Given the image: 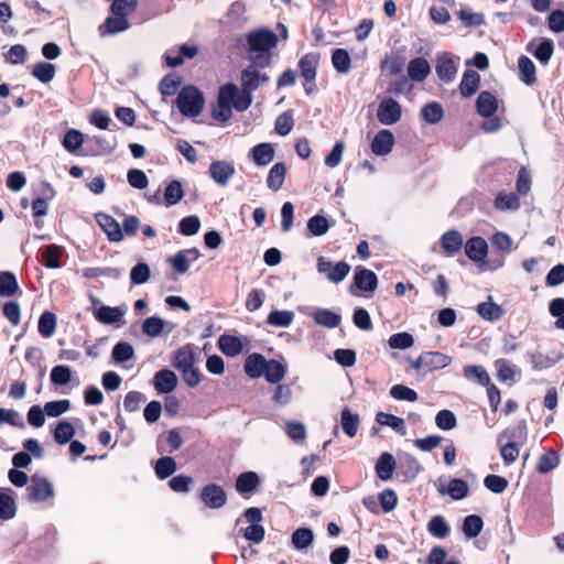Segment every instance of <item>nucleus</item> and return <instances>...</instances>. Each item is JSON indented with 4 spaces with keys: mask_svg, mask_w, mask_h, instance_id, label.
Segmentation results:
<instances>
[{
    "mask_svg": "<svg viewBox=\"0 0 564 564\" xmlns=\"http://www.w3.org/2000/svg\"><path fill=\"white\" fill-rule=\"evenodd\" d=\"M431 73V66L424 57H416L409 62L408 75L414 82H423Z\"/></svg>",
    "mask_w": 564,
    "mask_h": 564,
    "instance_id": "a878e982",
    "label": "nucleus"
},
{
    "mask_svg": "<svg viewBox=\"0 0 564 564\" xmlns=\"http://www.w3.org/2000/svg\"><path fill=\"white\" fill-rule=\"evenodd\" d=\"M497 378L501 382L514 381L517 375H520V370L507 359H498L496 361Z\"/></svg>",
    "mask_w": 564,
    "mask_h": 564,
    "instance_id": "a18cd8bd",
    "label": "nucleus"
},
{
    "mask_svg": "<svg viewBox=\"0 0 564 564\" xmlns=\"http://www.w3.org/2000/svg\"><path fill=\"white\" fill-rule=\"evenodd\" d=\"M199 498L209 509H220L227 502L226 491L216 484L204 486L199 492Z\"/></svg>",
    "mask_w": 564,
    "mask_h": 564,
    "instance_id": "ddd939ff",
    "label": "nucleus"
},
{
    "mask_svg": "<svg viewBox=\"0 0 564 564\" xmlns=\"http://www.w3.org/2000/svg\"><path fill=\"white\" fill-rule=\"evenodd\" d=\"M258 484V475L254 471H246L238 476L236 480V489L240 494H249L257 488Z\"/></svg>",
    "mask_w": 564,
    "mask_h": 564,
    "instance_id": "ea45409f",
    "label": "nucleus"
},
{
    "mask_svg": "<svg viewBox=\"0 0 564 564\" xmlns=\"http://www.w3.org/2000/svg\"><path fill=\"white\" fill-rule=\"evenodd\" d=\"M286 176V166L284 163H275L269 171L268 177H267V185L270 189L276 192L279 191Z\"/></svg>",
    "mask_w": 564,
    "mask_h": 564,
    "instance_id": "f704fd0d",
    "label": "nucleus"
},
{
    "mask_svg": "<svg viewBox=\"0 0 564 564\" xmlns=\"http://www.w3.org/2000/svg\"><path fill=\"white\" fill-rule=\"evenodd\" d=\"M397 462L392 454L384 452L382 453L376 463V474L381 480L391 479L395 469Z\"/></svg>",
    "mask_w": 564,
    "mask_h": 564,
    "instance_id": "b1692460",
    "label": "nucleus"
},
{
    "mask_svg": "<svg viewBox=\"0 0 564 564\" xmlns=\"http://www.w3.org/2000/svg\"><path fill=\"white\" fill-rule=\"evenodd\" d=\"M237 85L228 83L219 88L217 106L213 109V117L221 122L228 121L232 116V108L237 110Z\"/></svg>",
    "mask_w": 564,
    "mask_h": 564,
    "instance_id": "39448f33",
    "label": "nucleus"
},
{
    "mask_svg": "<svg viewBox=\"0 0 564 564\" xmlns=\"http://www.w3.org/2000/svg\"><path fill=\"white\" fill-rule=\"evenodd\" d=\"M44 187L43 194L45 197H37L32 203V212L35 217H41L46 215L47 213V199L53 198L55 192L50 183H43Z\"/></svg>",
    "mask_w": 564,
    "mask_h": 564,
    "instance_id": "79ce46f5",
    "label": "nucleus"
},
{
    "mask_svg": "<svg viewBox=\"0 0 564 564\" xmlns=\"http://www.w3.org/2000/svg\"><path fill=\"white\" fill-rule=\"evenodd\" d=\"M402 117L401 105L393 98L383 99L377 109V118L384 126H392Z\"/></svg>",
    "mask_w": 564,
    "mask_h": 564,
    "instance_id": "9b49d317",
    "label": "nucleus"
},
{
    "mask_svg": "<svg viewBox=\"0 0 564 564\" xmlns=\"http://www.w3.org/2000/svg\"><path fill=\"white\" fill-rule=\"evenodd\" d=\"M517 436L520 438H523V440L527 438V427L524 424H519L513 430L506 431L498 436V445L500 446V454H501L503 462L507 465H510L518 459L520 449H519V446L517 443L509 441L506 444H502V440L503 438L510 440V438H514Z\"/></svg>",
    "mask_w": 564,
    "mask_h": 564,
    "instance_id": "0eeeda50",
    "label": "nucleus"
},
{
    "mask_svg": "<svg viewBox=\"0 0 564 564\" xmlns=\"http://www.w3.org/2000/svg\"><path fill=\"white\" fill-rule=\"evenodd\" d=\"M491 245L497 250L503 253H510L513 249V241L511 237L502 231H498L491 236Z\"/></svg>",
    "mask_w": 564,
    "mask_h": 564,
    "instance_id": "774afa93",
    "label": "nucleus"
},
{
    "mask_svg": "<svg viewBox=\"0 0 564 564\" xmlns=\"http://www.w3.org/2000/svg\"><path fill=\"white\" fill-rule=\"evenodd\" d=\"M286 368L278 360L270 359L267 361L265 372L263 373L265 380L270 383H279L285 376Z\"/></svg>",
    "mask_w": 564,
    "mask_h": 564,
    "instance_id": "58836bf2",
    "label": "nucleus"
},
{
    "mask_svg": "<svg viewBox=\"0 0 564 564\" xmlns=\"http://www.w3.org/2000/svg\"><path fill=\"white\" fill-rule=\"evenodd\" d=\"M518 67L520 78L527 85H532L536 82L535 66L533 62L527 56H520L518 59Z\"/></svg>",
    "mask_w": 564,
    "mask_h": 564,
    "instance_id": "37998d69",
    "label": "nucleus"
},
{
    "mask_svg": "<svg viewBox=\"0 0 564 564\" xmlns=\"http://www.w3.org/2000/svg\"><path fill=\"white\" fill-rule=\"evenodd\" d=\"M395 143L393 133L390 130L382 129L371 142V151L375 155L384 156L391 153Z\"/></svg>",
    "mask_w": 564,
    "mask_h": 564,
    "instance_id": "2eb2a0df",
    "label": "nucleus"
},
{
    "mask_svg": "<svg viewBox=\"0 0 564 564\" xmlns=\"http://www.w3.org/2000/svg\"><path fill=\"white\" fill-rule=\"evenodd\" d=\"M153 384L159 393H170L177 386V377L172 370L162 369L154 375Z\"/></svg>",
    "mask_w": 564,
    "mask_h": 564,
    "instance_id": "6ab92c4d",
    "label": "nucleus"
},
{
    "mask_svg": "<svg viewBox=\"0 0 564 564\" xmlns=\"http://www.w3.org/2000/svg\"><path fill=\"white\" fill-rule=\"evenodd\" d=\"M425 370L434 371L447 367L452 358L441 351H425Z\"/></svg>",
    "mask_w": 564,
    "mask_h": 564,
    "instance_id": "e433bc0d",
    "label": "nucleus"
},
{
    "mask_svg": "<svg viewBox=\"0 0 564 564\" xmlns=\"http://www.w3.org/2000/svg\"><path fill=\"white\" fill-rule=\"evenodd\" d=\"M400 468L404 469V475L408 479H414L421 470L419 462L410 454H405L401 457Z\"/></svg>",
    "mask_w": 564,
    "mask_h": 564,
    "instance_id": "338daca9",
    "label": "nucleus"
},
{
    "mask_svg": "<svg viewBox=\"0 0 564 564\" xmlns=\"http://www.w3.org/2000/svg\"><path fill=\"white\" fill-rule=\"evenodd\" d=\"M106 28L110 34L122 32L129 28V21L126 17L113 15L106 19L105 23L100 26V31Z\"/></svg>",
    "mask_w": 564,
    "mask_h": 564,
    "instance_id": "0e129e2a",
    "label": "nucleus"
},
{
    "mask_svg": "<svg viewBox=\"0 0 564 564\" xmlns=\"http://www.w3.org/2000/svg\"><path fill=\"white\" fill-rule=\"evenodd\" d=\"M476 108L481 117L490 118L498 109V100L491 93L481 91L477 97Z\"/></svg>",
    "mask_w": 564,
    "mask_h": 564,
    "instance_id": "aec40b11",
    "label": "nucleus"
},
{
    "mask_svg": "<svg viewBox=\"0 0 564 564\" xmlns=\"http://www.w3.org/2000/svg\"><path fill=\"white\" fill-rule=\"evenodd\" d=\"M19 289L17 278L11 272L0 273V295L12 296Z\"/></svg>",
    "mask_w": 564,
    "mask_h": 564,
    "instance_id": "5fc2aeb1",
    "label": "nucleus"
},
{
    "mask_svg": "<svg viewBox=\"0 0 564 564\" xmlns=\"http://www.w3.org/2000/svg\"><path fill=\"white\" fill-rule=\"evenodd\" d=\"M127 313V306H108L99 305L94 307L93 315L101 324L112 325L115 328H120L124 324V315Z\"/></svg>",
    "mask_w": 564,
    "mask_h": 564,
    "instance_id": "1a4fd4ad",
    "label": "nucleus"
},
{
    "mask_svg": "<svg viewBox=\"0 0 564 564\" xmlns=\"http://www.w3.org/2000/svg\"><path fill=\"white\" fill-rule=\"evenodd\" d=\"M294 319V313L291 311H273L268 315L267 322L274 327H288Z\"/></svg>",
    "mask_w": 564,
    "mask_h": 564,
    "instance_id": "4d7b16f0",
    "label": "nucleus"
},
{
    "mask_svg": "<svg viewBox=\"0 0 564 564\" xmlns=\"http://www.w3.org/2000/svg\"><path fill=\"white\" fill-rule=\"evenodd\" d=\"M318 62L319 56L316 53H308L300 59L299 68L305 82H315Z\"/></svg>",
    "mask_w": 564,
    "mask_h": 564,
    "instance_id": "393cba45",
    "label": "nucleus"
},
{
    "mask_svg": "<svg viewBox=\"0 0 564 564\" xmlns=\"http://www.w3.org/2000/svg\"><path fill=\"white\" fill-rule=\"evenodd\" d=\"M350 269V265L346 261L334 263L323 256L318 257L316 261L317 272L335 284L344 281L348 276Z\"/></svg>",
    "mask_w": 564,
    "mask_h": 564,
    "instance_id": "6e6552de",
    "label": "nucleus"
},
{
    "mask_svg": "<svg viewBox=\"0 0 564 564\" xmlns=\"http://www.w3.org/2000/svg\"><path fill=\"white\" fill-rule=\"evenodd\" d=\"M312 317L317 325H321V326H324L327 328L337 327L341 321V317L339 314H336L327 308H317L312 314Z\"/></svg>",
    "mask_w": 564,
    "mask_h": 564,
    "instance_id": "72a5a7b5",
    "label": "nucleus"
},
{
    "mask_svg": "<svg viewBox=\"0 0 564 564\" xmlns=\"http://www.w3.org/2000/svg\"><path fill=\"white\" fill-rule=\"evenodd\" d=\"M314 540L313 531L308 528H299L292 534V544L296 550L308 547Z\"/></svg>",
    "mask_w": 564,
    "mask_h": 564,
    "instance_id": "de8ad7c7",
    "label": "nucleus"
},
{
    "mask_svg": "<svg viewBox=\"0 0 564 564\" xmlns=\"http://www.w3.org/2000/svg\"><path fill=\"white\" fill-rule=\"evenodd\" d=\"M429 533L437 539H445L449 535L451 529L443 516H434L427 523Z\"/></svg>",
    "mask_w": 564,
    "mask_h": 564,
    "instance_id": "a19ab883",
    "label": "nucleus"
},
{
    "mask_svg": "<svg viewBox=\"0 0 564 564\" xmlns=\"http://www.w3.org/2000/svg\"><path fill=\"white\" fill-rule=\"evenodd\" d=\"M246 42L249 62L254 66L268 67L272 61V51L278 44V35L261 28L249 32Z\"/></svg>",
    "mask_w": 564,
    "mask_h": 564,
    "instance_id": "f257e3e1",
    "label": "nucleus"
},
{
    "mask_svg": "<svg viewBox=\"0 0 564 564\" xmlns=\"http://www.w3.org/2000/svg\"><path fill=\"white\" fill-rule=\"evenodd\" d=\"M352 284L360 291L373 293L378 286V278L373 271L358 267L355 270Z\"/></svg>",
    "mask_w": 564,
    "mask_h": 564,
    "instance_id": "f3484780",
    "label": "nucleus"
},
{
    "mask_svg": "<svg viewBox=\"0 0 564 564\" xmlns=\"http://www.w3.org/2000/svg\"><path fill=\"white\" fill-rule=\"evenodd\" d=\"M440 495H448L453 500H462L468 496L469 488L465 480L454 478L449 481L447 488L443 485L437 488Z\"/></svg>",
    "mask_w": 564,
    "mask_h": 564,
    "instance_id": "4be33fe9",
    "label": "nucleus"
},
{
    "mask_svg": "<svg viewBox=\"0 0 564 564\" xmlns=\"http://www.w3.org/2000/svg\"><path fill=\"white\" fill-rule=\"evenodd\" d=\"M494 206L500 212H516L520 208V199L514 193H498Z\"/></svg>",
    "mask_w": 564,
    "mask_h": 564,
    "instance_id": "473e14b6",
    "label": "nucleus"
},
{
    "mask_svg": "<svg viewBox=\"0 0 564 564\" xmlns=\"http://www.w3.org/2000/svg\"><path fill=\"white\" fill-rule=\"evenodd\" d=\"M480 76L475 70H466L459 84V91L463 97L473 96L479 88Z\"/></svg>",
    "mask_w": 564,
    "mask_h": 564,
    "instance_id": "2f4dec72",
    "label": "nucleus"
},
{
    "mask_svg": "<svg viewBox=\"0 0 564 564\" xmlns=\"http://www.w3.org/2000/svg\"><path fill=\"white\" fill-rule=\"evenodd\" d=\"M51 381L56 386H65L72 381V369L68 366L58 365L51 370Z\"/></svg>",
    "mask_w": 564,
    "mask_h": 564,
    "instance_id": "69168bd1",
    "label": "nucleus"
},
{
    "mask_svg": "<svg viewBox=\"0 0 564 564\" xmlns=\"http://www.w3.org/2000/svg\"><path fill=\"white\" fill-rule=\"evenodd\" d=\"M350 62L349 53L344 48H336L332 54L333 66L341 74L350 69Z\"/></svg>",
    "mask_w": 564,
    "mask_h": 564,
    "instance_id": "13d9d810",
    "label": "nucleus"
},
{
    "mask_svg": "<svg viewBox=\"0 0 564 564\" xmlns=\"http://www.w3.org/2000/svg\"><path fill=\"white\" fill-rule=\"evenodd\" d=\"M360 425V417L357 413H352L348 408H345L340 413V426L344 433L352 438L357 435Z\"/></svg>",
    "mask_w": 564,
    "mask_h": 564,
    "instance_id": "c85d7f7f",
    "label": "nucleus"
},
{
    "mask_svg": "<svg viewBox=\"0 0 564 564\" xmlns=\"http://www.w3.org/2000/svg\"><path fill=\"white\" fill-rule=\"evenodd\" d=\"M260 68L251 64L241 70V88L237 86V95L240 97L237 100V111H246L252 104V93L269 83L270 76Z\"/></svg>",
    "mask_w": 564,
    "mask_h": 564,
    "instance_id": "f03ea898",
    "label": "nucleus"
},
{
    "mask_svg": "<svg viewBox=\"0 0 564 564\" xmlns=\"http://www.w3.org/2000/svg\"><path fill=\"white\" fill-rule=\"evenodd\" d=\"M134 356V348L127 341H119L116 344L111 351L112 359L118 362H126Z\"/></svg>",
    "mask_w": 564,
    "mask_h": 564,
    "instance_id": "3c124183",
    "label": "nucleus"
},
{
    "mask_svg": "<svg viewBox=\"0 0 564 564\" xmlns=\"http://www.w3.org/2000/svg\"><path fill=\"white\" fill-rule=\"evenodd\" d=\"M376 421L380 425L390 426L393 431L404 436L406 434V425L403 419L393 414L379 412L376 415Z\"/></svg>",
    "mask_w": 564,
    "mask_h": 564,
    "instance_id": "4c0bfd02",
    "label": "nucleus"
},
{
    "mask_svg": "<svg viewBox=\"0 0 564 564\" xmlns=\"http://www.w3.org/2000/svg\"><path fill=\"white\" fill-rule=\"evenodd\" d=\"M195 348L192 345H185L174 352L172 360V366L181 371L185 383L191 388L202 382V373L195 367Z\"/></svg>",
    "mask_w": 564,
    "mask_h": 564,
    "instance_id": "7ed1b4c3",
    "label": "nucleus"
},
{
    "mask_svg": "<svg viewBox=\"0 0 564 564\" xmlns=\"http://www.w3.org/2000/svg\"><path fill=\"white\" fill-rule=\"evenodd\" d=\"M464 376L467 380L484 387L490 383V377L481 366H466L464 368Z\"/></svg>",
    "mask_w": 564,
    "mask_h": 564,
    "instance_id": "c03bdc74",
    "label": "nucleus"
},
{
    "mask_svg": "<svg viewBox=\"0 0 564 564\" xmlns=\"http://www.w3.org/2000/svg\"><path fill=\"white\" fill-rule=\"evenodd\" d=\"M477 313L481 318L486 321L496 322L502 317L503 310L499 304L492 302L489 297V301L479 303L477 305Z\"/></svg>",
    "mask_w": 564,
    "mask_h": 564,
    "instance_id": "c9c22d12",
    "label": "nucleus"
},
{
    "mask_svg": "<svg viewBox=\"0 0 564 564\" xmlns=\"http://www.w3.org/2000/svg\"><path fill=\"white\" fill-rule=\"evenodd\" d=\"M54 496V486L45 476L37 474L31 476L25 494L28 501L52 505Z\"/></svg>",
    "mask_w": 564,
    "mask_h": 564,
    "instance_id": "423d86ee",
    "label": "nucleus"
},
{
    "mask_svg": "<svg viewBox=\"0 0 564 564\" xmlns=\"http://www.w3.org/2000/svg\"><path fill=\"white\" fill-rule=\"evenodd\" d=\"M218 347L228 357H236L243 350V345L239 337L226 334L219 337Z\"/></svg>",
    "mask_w": 564,
    "mask_h": 564,
    "instance_id": "cd10ccee",
    "label": "nucleus"
},
{
    "mask_svg": "<svg viewBox=\"0 0 564 564\" xmlns=\"http://www.w3.org/2000/svg\"><path fill=\"white\" fill-rule=\"evenodd\" d=\"M204 95L195 86L187 85L181 89L176 99L180 112L185 117H197L203 111Z\"/></svg>",
    "mask_w": 564,
    "mask_h": 564,
    "instance_id": "20e7f679",
    "label": "nucleus"
},
{
    "mask_svg": "<svg viewBox=\"0 0 564 564\" xmlns=\"http://www.w3.org/2000/svg\"><path fill=\"white\" fill-rule=\"evenodd\" d=\"M267 361L263 355L253 352L246 358L245 372L252 379L260 378L265 372Z\"/></svg>",
    "mask_w": 564,
    "mask_h": 564,
    "instance_id": "412c9836",
    "label": "nucleus"
},
{
    "mask_svg": "<svg viewBox=\"0 0 564 564\" xmlns=\"http://www.w3.org/2000/svg\"><path fill=\"white\" fill-rule=\"evenodd\" d=\"M63 248L56 245H47L41 249L42 263L48 269H58L62 267L59 258Z\"/></svg>",
    "mask_w": 564,
    "mask_h": 564,
    "instance_id": "7c9ffc66",
    "label": "nucleus"
},
{
    "mask_svg": "<svg viewBox=\"0 0 564 564\" xmlns=\"http://www.w3.org/2000/svg\"><path fill=\"white\" fill-rule=\"evenodd\" d=\"M421 113L424 120L431 124L438 123L444 116L443 107L436 101L425 105L422 108Z\"/></svg>",
    "mask_w": 564,
    "mask_h": 564,
    "instance_id": "864d4df0",
    "label": "nucleus"
},
{
    "mask_svg": "<svg viewBox=\"0 0 564 564\" xmlns=\"http://www.w3.org/2000/svg\"><path fill=\"white\" fill-rule=\"evenodd\" d=\"M32 75L44 84L50 83L55 76V66L46 62L36 63L33 66Z\"/></svg>",
    "mask_w": 564,
    "mask_h": 564,
    "instance_id": "6e6d98bb",
    "label": "nucleus"
},
{
    "mask_svg": "<svg viewBox=\"0 0 564 564\" xmlns=\"http://www.w3.org/2000/svg\"><path fill=\"white\" fill-rule=\"evenodd\" d=\"M435 70L442 82L451 83L456 77L457 64L448 53H443L437 58Z\"/></svg>",
    "mask_w": 564,
    "mask_h": 564,
    "instance_id": "dca6fc26",
    "label": "nucleus"
},
{
    "mask_svg": "<svg viewBox=\"0 0 564 564\" xmlns=\"http://www.w3.org/2000/svg\"><path fill=\"white\" fill-rule=\"evenodd\" d=\"M482 527V519L477 514H470L464 519L463 532L467 539H473L481 532Z\"/></svg>",
    "mask_w": 564,
    "mask_h": 564,
    "instance_id": "49530a36",
    "label": "nucleus"
},
{
    "mask_svg": "<svg viewBox=\"0 0 564 564\" xmlns=\"http://www.w3.org/2000/svg\"><path fill=\"white\" fill-rule=\"evenodd\" d=\"M184 196L182 184L178 181H172L165 188L164 199L166 206L176 205Z\"/></svg>",
    "mask_w": 564,
    "mask_h": 564,
    "instance_id": "680f3d73",
    "label": "nucleus"
},
{
    "mask_svg": "<svg viewBox=\"0 0 564 564\" xmlns=\"http://www.w3.org/2000/svg\"><path fill=\"white\" fill-rule=\"evenodd\" d=\"M176 470V463L170 456L161 457L155 464V474L160 479H165L174 474Z\"/></svg>",
    "mask_w": 564,
    "mask_h": 564,
    "instance_id": "e2e57ef3",
    "label": "nucleus"
},
{
    "mask_svg": "<svg viewBox=\"0 0 564 564\" xmlns=\"http://www.w3.org/2000/svg\"><path fill=\"white\" fill-rule=\"evenodd\" d=\"M56 329V316L52 312H44L39 318V333L50 338L53 336Z\"/></svg>",
    "mask_w": 564,
    "mask_h": 564,
    "instance_id": "09e8293b",
    "label": "nucleus"
},
{
    "mask_svg": "<svg viewBox=\"0 0 564 564\" xmlns=\"http://www.w3.org/2000/svg\"><path fill=\"white\" fill-rule=\"evenodd\" d=\"M17 513V506L10 488L0 489V519L10 520Z\"/></svg>",
    "mask_w": 564,
    "mask_h": 564,
    "instance_id": "bb28decb",
    "label": "nucleus"
},
{
    "mask_svg": "<svg viewBox=\"0 0 564 564\" xmlns=\"http://www.w3.org/2000/svg\"><path fill=\"white\" fill-rule=\"evenodd\" d=\"M463 246V235L458 230H448L441 237V247L448 256L457 253Z\"/></svg>",
    "mask_w": 564,
    "mask_h": 564,
    "instance_id": "5701e85b",
    "label": "nucleus"
},
{
    "mask_svg": "<svg viewBox=\"0 0 564 564\" xmlns=\"http://www.w3.org/2000/svg\"><path fill=\"white\" fill-rule=\"evenodd\" d=\"M534 43L531 42L528 44L527 50L531 52L536 59H539L542 64H547L551 59L554 51L553 42L550 39H543L534 48Z\"/></svg>",
    "mask_w": 564,
    "mask_h": 564,
    "instance_id": "c756f323",
    "label": "nucleus"
},
{
    "mask_svg": "<svg viewBox=\"0 0 564 564\" xmlns=\"http://www.w3.org/2000/svg\"><path fill=\"white\" fill-rule=\"evenodd\" d=\"M275 150L271 143L262 142L254 145L250 152L249 158L258 166H267L274 159Z\"/></svg>",
    "mask_w": 564,
    "mask_h": 564,
    "instance_id": "a211bd4d",
    "label": "nucleus"
},
{
    "mask_svg": "<svg viewBox=\"0 0 564 564\" xmlns=\"http://www.w3.org/2000/svg\"><path fill=\"white\" fill-rule=\"evenodd\" d=\"M74 434V426L68 421H61L55 427L54 440L58 444H66L72 441Z\"/></svg>",
    "mask_w": 564,
    "mask_h": 564,
    "instance_id": "bf43d9fd",
    "label": "nucleus"
},
{
    "mask_svg": "<svg viewBox=\"0 0 564 564\" xmlns=\"http://www.w3.org/2000/svg\"><path fill=\"white\" fill-rule=\"evenodd\" d=\"M95 219L111 242L122 241L123 232L121 226L112 216L105 213H97Z\"/></svg>",
    "mask_w": 564,
    "mask_h": 564,
    "instance_id": "4468645a",
    "label": "nucleus"
},
{
    "mask_svg": "<svg viewBox=\"0 0 564 564\" xmlns=\"http://www.w3.org/2000/svg\"><path fill=\"white\" fill-rule=\"evenodd\" d=\"M467 258L477 264L480 270L487 268L488 242L480 236L469 238L465 245Z\"/></svg>",
    "mask_w": 564,
    "mask_h": 564,
    "instance_id": "9d476101",
    "label": "nucleus"
},
{
    "mask_svg": "<svg viewBox=\"0 0 564 564\" xmlns=\"http://www.w3.org/2000/svg\"><path fill=\"white\" fill-rule=\"evenodd\" d=\"M63 147L70 153H75L84 143V134L76 129L66 131L63 138Z\"/></svg>",
    "mask_w": 564,
    "mask_h": 564,
    "instance_id": "603ef678",
    "label": "nucleus"
},
{
    "mask_svg": "<svg viewBox=\"0 0 564 564\" xmlns=\"http://www.w3.org/2000/svg\"><path fill=\"white\" fill-rule=\"evenodd\" d=\"M329 227L327 218L322 215H315L307 221V229L312 236H324L328 231Z\"/></svg>",
    "mask_w": 564,
    "mask_h": 564,
    "instance_id": "052dcab7",
    "label": "nucleus"
},
{
    "mask_svg": "<svg viewBox=\"0 0 564 564\" xmlns=\"http://www.w3.org/2000/svg\"><path fill=\"white\" fill-rule=\"evenodd\" d=\"M208 173L218 186L226 187L235 175L236 167L230 161L217 160L210 163Z\"/></svg>",
    "mask_w": 564,
    "mask_h": 564,
    "instance_id": "f8f14e48",
    "label": "nucleus"
},
{
    "mask_svg": "<svg viewBox=\"0 0 564 564\" xmlns=\"http://www.w3.org/2000/svg\"><path fill=\"white\" fill-rule=\"evenodd\" d=\"M165 322L161 317L151 316L143 321L142 332L149 337H159L164 330Z\"/></svg>",
    "mask_w": 564,
    "mask_h": 564,
    "instance_id": "8fccbe9b",
    "label": "nucleus"
}]
</instances>
